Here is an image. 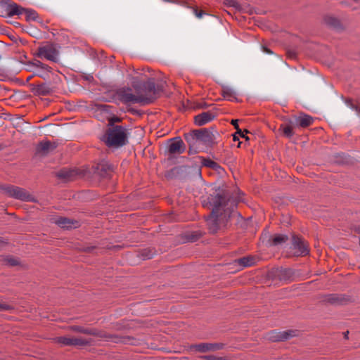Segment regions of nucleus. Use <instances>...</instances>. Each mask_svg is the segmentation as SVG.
Wrapping results in <instances>:
<instances>
[{"mask_svg":"<svg viewBox=\"0 0 360 360\" xmlns=\"http://www.w3.org/2000/svg\"><path fill=\"white\" fill-rule=\"evenodd\" d=\"M230 192L225 188H218L202 201L204 207L212 208L211 214L206 219L210 233H216L226 226L233 212V207L232 203L230 204Z\"/></svg>","mask_w":360,"mask_h":360,"instance_id":"nucleus-1","label":"nucleus"},{"mask_svg":"<svg viewBox=\"0 0 360 360\" xmlns=\"http://www.w3.org/2000/svg\"><path fill=\"white\" fill-rule=\"evenodd\" d=\"M121 121V118L113 116L108 118V129L102 140L108 147L120 148L128 142L129 132L125 127L115 124Z\"/></svg>","mask_w":360,"mask_h":360,"instance_id":"nucleus-2","label":"nucleus"},{"mask_svg":"<svg viewBox=\"0 0 360 360\" xmlns=\"http://www.w3.org/2000/svg\"><path fill=\"white\" fill-rule=\"evenodd\" d=\"M133 87L138 94L139 104L148 105L158 98L164 91L163 82L155 83L153 78L148 79L146 82L133 84Z\"/></svg>","mask_w":360,"mask_h":360,"instance_id":"nucleus-3","label":"nucleus"},{"mask_svg":"<svg viewBox=\"0 0 360 360\" xmlns=\"http://www.w3.org/2000/svg\"><path fill=\"white\" fill-rule=\"evenodd\" d=\"M25 15L27 20H34L37 18L36 11L32 9H27L21 7L15 3H5L0 6V15L13 16Z\"/></svg>","mask_w":360,"mask_h":360,"instance_id":"nucleus-4","label":"nucleus"},{"mask_svg":"<svg viewBox=\"0 0 360 360\" xmlns=\"http://www.w3.org/2000/svg\"><path fill=\"white\" fill-rule=\"evenodd\" d=\"M184 139L190 147L195 146L197 142H201L206 145L211 144L214 141L212 132L207 129H195L184 134Z\"/></svg>","mask_w":360,"mask_h":360,"instance_id":"nucleus-5","label":"nucleus"},{"mask_svg":"<svg viewBox=\"0 0 360 360\" xmlns=\"http://www.w3.org/2000/svg\"><path fill=\"white\" fill-rule=\"evenodd\" d=\"M58 50L55 44L52 43H46L38 47L36 56L41 58H45L48 60L57 62L58 60Z\"/></svg>","mask_w":360,"mask_h":360,"instance_id":"nucleus-6","label":"nucleus"},{"mask_svg":"<svg viewBox=\"0 0 360 360\" xmlns=\"http://www.w3.org/2000/svg\"><path fill=\"white\" fill-rule=\"evenodd\" d=\"M4 193L9 197L22 201H34V198L25 189L15 186H8L3 188Z\"/></svg>","mask_w":360,"mask_h":360,"instance_id":"nucleus-7","label":"nucleus"},{"mask_svg":"<svg viewBox=\"0 0 360 360\" xmlns=\"http://www.w3.org/2000/svg\"><path fill=\"white\" fill-rule=\"evenodd\" d=\"M53 342L60 347L65 346H86L90 345V341L81 338L60 336L53 338Z\"/></svg>","mask_w":360,"mask_h":360,"instance_id":"nucleus-8","label":"nucleus"},{"mask_svg":"<svg viewBox=\"0 0 360 360\" xmlns=\"http://www.w3.org/2000/svg\"><path fill=\"white\" fill-rule=\"evenodd\" d=\"M116 94L118 99L125 104L139 103L138 94H133L130 88H121L117 91Z\"/></svg>","mask_w":360,"mask_h":360,"instance_id":"nucleus-9","label":"nucleus"},{"mask_svg":"<svg viewBox=\"0 0 360 360\" xmlns=\"http://www.w3.org/2000/svg\"><path fill=\"white\" fill-rule=\"evenodd\" d=\"M58 146L54 141L43 140L40 141L36 146V154L40 156H45L53 152Z\"/></svg>","mask_w":360,"mask_h":360,"instance_id":"nucleus-10","label":"nucleus"},{"mask_svg":"<svg viewBox=\"0 0 360 360\" xmlns=\"http://www.w3.org/2000/svg\"><path fill=\"white\" fill-rule=\"evenodd\" d=\"M297 331L289 330L285 331L273 330L268 334V339L272 342L285 341L296 336Z\"/></svg>","mask_w":360,"mask_h":360,"instance_id":"nucleus-11","label":"nucleus"},{"mask_svg":"<svg viewBox=\"0 0 360 360\" xmlns=\"http://www.w3.org/2000/svg\"><path fill=\"white\" fill-rule=\"evenodd\" d=\"M292 247L298 256H304L309 252L307 242L297 236H292Z\"/></svg>","mask_w":360,"mask_h":360,"instance_id":"nucleus-12","label":"nucleus"},{"mask_svg":"<svg viewBox=\"0 0 360 360\" xmlns=\"http://www.w3.org/2000/svg\"><path fill=\"white\" fill-rule=\"evenodd\" d=\"M314 122V118L307 114H302L299 116H293L291 118V123L295 127L305 128L311 125Z\"/></svg>","mask_w":360,"mask_h":360,"instance_id":"nucleus-13","label":"nucleus"},{"mask_svg":"<svg viewBox=\"0 0 360 360\" xmlns=\"http://www.w3.org/2000/svg\"><path fill=\"white\" fill-rule=\"evenodd\" d=\"M31 91L35 95L45 96L53 92V88L51 85L43 83L41 84H31Z\"/></svg>","mask_w":360,"mask_h":360,"instance_id":"nucleus-14","label":"nucleus"},{"mask_svg":"<svg viewBox=\"0 0 360 360\" xmlns=\"http://www.w3.org/2000/svg\"><path fill=\"white\" fill-rule=\"evenodd\" d=\"M168 150L171 154H181L185 151L186 147L181 138L177 137L169 144Z\"/></svg>","mask_w":360,"mask_h":360,"instance_id":"nucleus-15","label":"nucleus"},{"mask_svg":"<svg viewBox=\"0 0 360 360\" xmlns=\"http://www.w3.org/2000/svg\"><path fill=\"white\" fill-rule=\"evenodd\" d=\"M224 347V345L222 343H201L194 346L196 350L201 352L217 351L222 349Z\"/></svg>","mask_w":360,"mask_h":360,"instance_id":"nucleus-16","label":"nucleus"},{"mask_svg":"<svg viewBox=\"0 0 360 360\" xmlns=\"http://www.w3.org/2000/svg\"><path fill=\"white\" fill-rule=\"evenodd\" d=\"M221 95L225 100L238 102V93L231 86H224L222 87Z\"/></svg>","mask_w":360,"mask_h":360,"instance_id":"nucleus-17","label":"nucleus"},{"mask_svg":"<svg viewBox=\"0 0 360 360\" xmlns=\"http://www.w3.org/2000/svg\"><path fill=\"white\" fill-rule=\"evenodd\" d=\"M215 114H197L194 118V124L197 126H203L214 120Z\"/></svg>","mask_w":360,"mask_h":360,"instance_id":"nucleus-18","label":"nucleus"},{"mask_svg":"<svg viewBox=\"0 0 360 360\" xmlns=\"http://www.w3.org/2000/svg\"><path fill=\"white\" fill-rule=\"evenodd\" d=\"M55 223L63 229L77 228L79 226V222L77 221L62 217L57 218Z\"/></svg>","mask_w":360,"mask_h":360,"instance_id":"nucleus-19","label":"nucleus"},{"mask_svg":"<svg viewBox=\"0 0 360 360\" xmlns=\"http://www.w3.org/2000/svg\"><path fill=\"white\" fill-rule=\"evenodd\" d=\"M96 173L101 177H108L112 171V167L108 163H101L97 166Z\"/></svg>","mask_w":360,"mask_h":360,"instance_id":"nucleus-20","label":"nucleus"},{"mask_svg":"<svg viewBox=\"0 0 360 360\" xmlns=\"http://www.w3.org/2000/svg\"><path fill=\"white\" fill-rule=\"evenodd\" d=\"M281 129L283 131V134L288 138H290L293 136V129L297 128L291 123V118L288 120V122L287 124H282L280 127Z\"/></svg>","mask_w":360,"mask_h":360,"instance_id":"nucleus-21","label":"nucleus"},{"mask_svg":"<svg viewBox=\"0 0 360 360\" xmlns=\"http://www.w3.org/2000/svg\"><path fill=\"white\" fill-rule=\"evenodd\" d=\"M207 105L204 101H187L186 109L189 110H203L207 108Z\"/></svg>","mask_w":360,"mask_h":360,"instance_id":"nucleus-22","label":"nucleus"},{"mask_svg":"<svg viewBox=\"0 0 360 360\" xmlns=\"http://www.w3.org/2000/svg\"><path fill=\"white\" fill-rule=\"evenodd\" d=\"M75 175V171L68 169H63L57 173V176L60 179L69 180Z\"/></svg>","mask_w":360,"mask_h":360,"instance_id":"nucleus-23","label":"nucleus"},{"mask_svg":"<svg viewBox=\"0 0 360 360\" xmlns=\"http://www.w3.org/2000/svg\"><path fill=\"white\" fill-rule=\"evenodd\" d=\"M236 262H238L241 266L247 267L253 265L255 264V259L252 256H247L240 258Z\"/></svg>","mask_w":360,"mask_h":360,"instance_id":"nucleus-24","label":"nucleus"},{"mask_svg":"<svg viewBox=\"0 0 360 360\" xmlns=\"http://www.w3.org/2000/svg\"><path fill=\"white\" fill-rule=\"evenodd\" d=\"M326 301L331 304H339L345 302V298L341 295L332 294L326 296Z\"/></svg>","mask_w":360,"mask_h":360,"instance_id":"nucleus-25","label":"nucleus"},{"mask_svg":"<svg viewBox=\"0 0 360 360\" xmlns=\"http://www.w3.org/2000/svg\"><path fill=\"white\" fill-rule=\"evenodd\" d=\"M46 68H47L45 69L40 67L38 69L34 70L35 75L43 79L49 77V74L51 72L52 69L48 65H46Z\"/></svg>","mask_w":360,"mask_h":360,"instance_id":"nucleus-26","label":"nucleus"},{"mask_svg":"<svg viewBox=\"0 0 360 360\" xmlns=\"http://www.w3.org/2000/svg\"><path fill=\"white\" fill-rule=\"evenodd\" d=\"M292 275V270L288 269H281L278 274V276L280 277V278L281 280H285V281L290 280Z\"/></svg>","mask_w":360,"mask_h":360,"instance_id":"nucleus-27","label":"nucleus"},{"mask_svg":"<svg viewBox=\"0 0 360 360\" xmlns=\"http://www.w3.org/2000/svg\"><path fill=\"white\" fill-rule=\"evenodd\" d=\"M71 330L75 332H79L84 334H88V335H95V333L93 331V330L87 329L82 326H71Z\"/></svg>","mask_w":360,"mask_h":360,"instance_id":"nucleus-28","label":"nucleus"},{"mask_svg":"<svg viewBox=\"0 0 360 360\" xmlns=\"http://www.w3.org/2000/svg\"><path fill=\"white\" fill-rule=\"evenodd\" d=\"M288 238L286 235H276L274 237L272 243L274 245H278L286 242Z\"/></svg>","mask_w":360,"mask_h":360,"instance_id":"nucleus-29","label":"nucleus"},{"mask_svg":"<svg viewBox=\"0 0 360 360\" xmlns=\"http://www.w3.org/2000/svg\"><path fill=\"white\" fill-rule=\"evenodd\" d=\"M345 104L353 111L360 112V107L357 103H354L352 99H345Z\"/></svg>","mask_w":360,"mask_h":360,"instance_id":"nucleus-30","label":"nucleus"},{"mask_svg":"<svg viewBox=\"0 0 360 360\" xmlns=\"http://www.w3.org/2000/svg\"><path fill=\"white\" fill-rule=\"evenodd\" d=\"M325 21L326 24L333 27H338L340 25V21L333 17H327Z\"/></svg>","mask_w":360,"mask_h":360,"instance_id":"nucleus-31","label":"nucleus"},{"mask_svg":"<svg viewBox=\"0 0 360 360\" xmlns=\"http://www.w3.org/2000/svg\"><path fill=\"white\" fill-rule=\"evenodd\" d=\"M96 112H111V106L108 105H96Z\"/></svg>","mask_w":360,"mask_h":360,"instance_id":"nucleus-32","label":"nucleus"},{"mask_svg":"<svg viewBox=\"0 0 360 360\" xmlns=\"http://www.w3.org/2000/svg\"><path fill=\"white\" fill-rule=\"evenodd\" d=\"M5 263L11 266H15L19 264V262L14 257H8L5 259Z\"/></svg>","mask_w":360,"mask_h":360,"instance_id":"nucleus-33","label":"nucleus"},{"mask_svg":"<svg viewBox=\"0 0 360 360\" xmlns=\"http://www.w3.org/2000/svg\"><path fill=\"white\" fill-rule=\"evenodd\" d=\"M30 65L34 68V70H37L40 67H41L42 68H45V69L47 68L46 64H44L43 63H41V61H39L38 60H34L33 61H32L30 63Z\"/></svg>","mask_w":360,"mask_h":360,"instance_id":"nucleus-34","label":"nucleus"},{"mask_svg":"<svg viewBox=\"0 0 360 360\" xmlns=\"http://www.w3.org/2000/svg\"><path fill=\"white\" fill-rule=\"evenodd\" d=\"M231 124L235 127V128L237 129V134H240V136L245 138L246 139H248V137L245 136V134L241 131V130L238 128V120H232Z\"/></svg>","mask_w":360,"mask_h":360,"instance_id":"nucleus-35","label":"nucleus"},{"mask_svg":"<svg viewBox=\"0 0 360 360\" xmlns=\"http://www.w3.org/2000/svg\"><path fill=\"white\" fill-rule=\"evenodd\" d=\"M13 309V307L6 303H0V311H9Z\"/></svg>","mask_w":360,"mask_h":360,"instance_id":"nucleus-36","label":"nucleus"},{"mask_svg":"<svg viewBox=\"0 0 360 360\" xmlns=\"http://www.w3.org/2000/svg\"><path fill=\"white\" fill-rule=\"evenodd\" d=\"M206 360H227L225 357L216 356L214 355H207L205 356Z\"/></svg>","mask_w":360,"mask_h":360,"instance_id":"nucleus-37","label":"nucleus"},{"mask_svg":"<svg viewBox=\"0 0 360 360\" xmlns=\"http://www.w3.org/2000/svg\"><path fill=\"white\" fill-rule=\"evenodd\" d=\"M204 165L211 168H215L217 166V164L211 160H205Z\"/></svg>","mask_w":360,"mask_h":360,"instance_id":"nucleus-38","label":"nucleus"},{"mask_svg":"<svg viewBox=\"0 0 360 360\" xmlns=\"http://www.w3.org/2000/svg\"><path fill=\"white\" fill-rule=\"evenodd\" d=\"M194 13L197 18H200L204 15V12L202 11H198L197 8H194Z\"/></svg>","mask_w":360,"mask_h":360,"instance_id":"nucleus-39","label":"nucleus"},{"mask_svg":"<svg viewBox=\"0 0 360 360\" xmlns=\"http://www.w3.org/2000/svg\"><path fill=\"white\" fill-rule=\"evenodd\" d=\"M228 4L230 6H232V7H236L238 4L236 1L234 0H229L228 1Z\"/></svg>","mask_w":360,"mask_h":360,"instance_id":"nucleus-40","label":"nucleus"},{"mask_svg":"<svg viewBox=\"0 0 360 360\" xmlns=\"http://www.w3.org/2000/svg\"><path fill=\"white\" fill-rule=\"evenodd\" d=\"M264 50L267 53H272V51L271 50H269V49H267V48H264Z\"/></svg>","mask_w":360,"mask_h":360,"instance_id":"nucleus-41","label":"nucleus"},{"mask_svg":"<svg viewBox=\"0 0 360 360\" xmlns=\"http://www.w3.org/2000/svg\"><path fill=\"white\" fill-rule=\"evenodd\" d=\"M213 109H214V108H212V109H208L205 112H207V113L212 112Z\"/></svg>","mask_w":360,"mask_h":360,"instance_id":"nucleus-42","label":"nucleus"},{"mask_svg":"<svg viewBox=\"0 0 360 360\" xmlns=\"http://www.w3.org/2000/svg\"><path fill=\"white\" fill-rule=\"evenodd\" d=\"M238 138L236 135L233 136V141H238Z\"/></svg>","mask_w":360,"mask_h":360,"instance_id":"nucleus-43","label":"nucleus"},{"mask_svg":"<svg viewBox=\"0 0 360 360\" xmlns=\"http://www.w3.org/2000/svg\"><path fill=\"white\" fill-rule=\"evenodd\" d=\"M349 332L347 331L345 333V337L347 338V335H348Z\"/></svg>","mask_w":360,"mask_h":360,"instance_id":"nucleus-44","label":"nucleus"},{"mask_svg":"<svg viewBox=\"0 0 360 360\" xmlns=\"http://www.w3.org/2000/svg\"><path fill=\"white\" fill-rule=\"evenodd\" d=\"M356 231L360 233V226L357 227Z\"/></svg>","mask_w":360,"mask_h":360,"instance_id":"nucleus-45","label":"nucleus"},{"mask_svg":"<svg viewBox=\"0 0 360 360\" xmlns=\"http://www.w3.org/2000/svg\"><path fill=\"white\" fill-rule=\"evenodd\" d=\"M4 115H6V116H8H8H10V115H11V114H9V113L4 114Z\"/></svg>","mask_w":360,"mask_h":360,"instance_id":"nucleus-46","label":"nucleus"},{"mask_svg":"<svg viewBox=\"0 0 360 360\" xmlns=\"http://www.w3.org/2000/svg\"><path fill=\"white\" fill-rule=\"evenodd\" d=\"M132 112L136 113V112H137V111H136V110H134Z\"/></svg>","mask_w":360,"mask_h":360,"instance_id":"nucleus-47","label":"nucleus"}]
</instances>
